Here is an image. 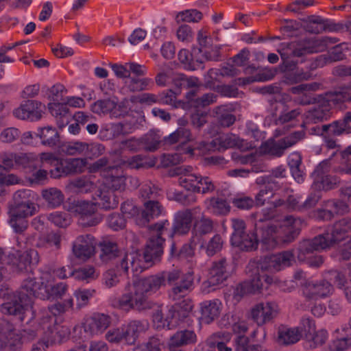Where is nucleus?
Returning a JSON list of instances; mask_svg holds the SVG:
<instances>
[{
  "label": "nucleus",
  "instance_id": "c85d7f7f",
  "mask_svg": "<svg viewBox=\"0 0 351 351\" xmlns=\"http://www.w3.org/2000/svg\"><path fill=\"white\" fill-rule=\"evenodd\" d=\"M326 134L331 136H340L351 134V112L345 113L342 119L324 124Z\"/></svg>",
  "mask_w": 351,
  "mask_h": 351
},
{
  "label": "nucleus",
  "instance_id": "13d9d810",
  "mask_svg": "<svg viewBox=\"0 0 351 351\" xmlns=\"http://www.w3.org/2000/svg\"><path fill=\"white\" fill-rule=\"evenodd\" d=\"M122 164L131 169H147L154 165L153 161L141 155H136L132 157L122 160Z\"/></svg>",
  "mask_w": 351,
  "mask_h": 351
},
{
  "label": "nucleus",
  "instance_id": "bf43d9fd",
  "mask_svg": "<svg viewBox=\"0 0 351 351\" xmlns=\"http://www.w3.org/2000/svg\"><path fill=\"white\" fill-rule=\"evenodd\" d=\"M321 206L325 210H330L332 215H343L349 211V207L346 203L337 199H328L322 202Z\"/></svg>",
  "mask_w": 351,
  "mask_h": 351
},
{
  "label": "nucleus",
  "instance_id": "a18cd8bd",
  "mask_svg": "<svg viewBox=\"0 0 351 351\" xmlns=\"http://www.w3.org/2000/svg\"><path fill=\"white\" fill-rule=\"evenodd\" d=\"M193 305L189 302L183 308L181 306H173L169 310L173 328L188 319Z\"/></svg>",
  "mask_w": 351,
  "mask_h": 351
},
{
  "label": "nucleus",
  "instance_id": "ddd939ff",
  "mask_svg": "<svg viewBox=\"0 0 351 351\" xmlns=\"http://www.w3.org/2000/svg\"><path fill=\"white\" fill-rule=\"evenodd\" d=\"M305 137L304 131H296L278 140L270 138L261 145V150L274 157L280 158L285 151Z\"/></svg>",
  "mask_w": 351,
  "mask_h": 351
},
{
  "label": "nucleus",
  "instance_id": "6e6d98bb",
  "mask_svg": "<svg viewBox=\"0 0 351 351\" xmlns=\"http://www.w3.org/2000/svg\"><path fill=\"white\" fill-rule=\"evenodd\" d=\"M344 58L341 49L337 45L328 53L317 58L315 66H324L325 64L341 60Z\"/></svg>",
  "mask_w": 351,
  "mask_h": 351
},
{
  "label": "nucleus",
  "instance_id": "f3484780",
  "mask_svg": "<svg viewBox=\"0 0 351 351\" xmlns=\"http://www.w3.org/2000/svg\"><path fill=\"white\" fill-rule=\"evenodd\" d=\"M39 324L43 328V330H47V337L51 344L60 343L70 335V330L66 326L56 325L52 326L55 319L51 315H49L47 311L42 313V317L40 318Z\"/></svg>",
  "mask_w": 351,
  "mask_h": 351
},
{
  "label": "nucleus",
  "instance_id": "393cba45",
  "mask_svg": "<svg viewBox=\"0 0 351 351\" xmlns=\"http://www.w3.org/2000/svg\"><path fill=\"white\" fill-rule=\"evenodd\" d=\"M277 313L278 306L274 302H261L256 304L251 310V316L258 326L271 322Z\"/></svg>",
  "mask_w": 351,
  "mask_h": 351
},
{
  "label": "nucleus",
  "instance_id": "39448f33",
  "mask_svg": "<svg viewBox=\"0 0 351 351\" xmlns=\"http://www.w3.org/2000/svg\"><path fill=\"white\" fill-rule=\"evenodd\" d=\"M351 232V217H346L337 221L326 232L311 239L300 242L298 247V259L305 261L307 256L314 252H319L331 247L348 237Z\"/></svg>",
  "mask_w": 351,
  "mask_h": 351
},
{
  "label": "nucleus",
  "instance_id": "1a4fd4ad",
  "mask_svg": "<svg viewBox=\"0 0 351 351\" xmlns=\"http://www.w3.org/2000/svg\"><path fill=\"white\" fill-rule=\"evenodd\" d=\"M176 174L179 176L178 184L187 191L206 194L215 190L216 186L210 178L193 172L191 166L178 167Z\"/></svg>",
  "mask_w": 351,
  "mask_h": 351
},
{
  "label": "nucleus",
  "instance_id": "338daca9",
  "mask_svg": "<svg viewBox=\"0 0 351 351\" xmlns=\"http://www.w3.org/2000/svg\"><path fill=\"white\" fill-rule=\"evenodd\" d=\"M226 106H219L215 108L214 112L218 117V121L222 127H230L236 120L235 116L226 111Z\"/></svg>",
  "mask_w": 351,
  "mask_h": 351
},
{
  "label": "nucleus",
  "instance_id": "69168bd1",
  "mask_svg": "<svg viewBox=\"0 0 351 351\" xmlns=\"http://www.w3.org/2000/svg\"><path fill=\"white\" fill-rule=\"evenodd\" d=\"M105 337L106 339L111 343H123L128 345V339L125 336L124 328L122 325L119 328H114L109 330L106 333Z\"/></svg>",
  "mask_w": 351,
  "mask_h": 351
},
{
  "label": "nucleus",
  "instance_id": "f257e3e1",
  "mask_svg": "<svg viewBox=\"0 0 351 351\" xmlns=\"http://www.w3.org/2000/svg\"><path fill=\"white\" fill-rule=\"evenodd\" d=\"M176 273L165 271L128 283L124 293L119 299V306L125 311L135 309L144 311L152 308L154 303L148 296L156 293L166 282H172L177 278Z\"/></svg>",
  "mask_w": 351,
  "mask_h": 351
},
{
  "label": "nucleus",
  "instance_id": "5fc2aeb1",
  "mask_svg": "<svg viewBox=\"0 0 351 351\" xmlns=\"http://www.w3.org/2000/svg\"><path fill=\"white\" fill-rule=\"evenodd\" d=\"M142 148L154 152L156 150L161 142V137L159 131L150 130L141 138Z\"/></svg>",
  "mask_w": 351,
  "mask_h": 351
},
{
  "label": "nucleus",
  "instance_id": "4d7b16f0",
  "mask_svg": "<svg viewBox=\"0 0 351 351\" xmlns=\"http://www.w3.org/2000/svg\"><path fill=\"white\" fill-rule=\"evenodd\" d=\"M14 158H15L16 166L22 167L23 168L36 169L39 163L38 156L32 153L15 154Z\"/></svg>",
  "mask_w": 351,
  "mask_h": 351
},
{
  "label": "nucleus",
  "instance_id": "bb28decb",
  "mask_svg": "<svg viewBox=\"0 0 351 351\" xmlns=\"http://www.w3.org/2000/svg\"><path fill=\"white\" fill-rule=\"evenodd\" d=\"M199 214H201V217L199 219H195L194 222L191 245L193 247L199 245V247L202 248L204 247V243L202 237L213 231V224L210 219L206 217L201 213Z\"/></svg>",
  "mask_w": 351,
  "mask_h": 351
},
{
  "label": "nucleus",
  "instance_id": "864d4df0",
  "mask_svg": "<svg viewBox=\"0 0 351 351\" xmlns=\"http://www.w3.org/2000/svg\"><path fill=\"white\" fill-rule=\"evenodd\" d=\"M206 208L215 215H224L229 212L230 207L227 202L219 197H211L205 201Z\"/></svg>",
  "mask_w": 351,
  "mask_h": 351
},
{
  "label": "nucleus",
  "instance_id": "e2e57ef3",
  "mask_svg": "<svg viewBox=\"0 0 351 351\" xmlns=\"http://www.w3.org/2000/svg\"><path fill=\"white\" fill-rule=\"evenodd\" d=\"M69 275L72 276L77 280H88L97 276L95 269L93 266H85L76 270L69 267Z\"/></svg>",
  "mask_w": 351,
  "mask_h": 351
},
{
  "label": "nucleus",
  "instance_id": "aec40b11",
  "mask_svg": "<svg viewBox=\"0 0 351 351\" xmlns=\"http://www.w3.org/2000/svg\"><path fill=\"white\" fill-rule=\"evenodd\" d=\"M228 276L226 259L222 258L213 263L210 269L208 280L202 284V291L204 293H208L214 291L215 287L222 284L227 279Z\"/></svg>",
  "mask_w": 351,
  "mask_h": 351
},
{
  "label": "nucleus",
  "instance_id": "de8ad7c7",
  "mask_svg": "<svg viewBox=\"0 0 351 351\" xmlns=\"http://www.w3.org/2000/svg\"><path fill=\"white\" fill-rule=\"evenodd\" d=\"M350 348H351V333L337 336L322 351H346Z\"/></svg>",
  "mask_w": 351,
  "mask_h": 351
},
{
  "label": "nucleus",
  "instance_id": "c756f323",
  "mask_svg": "<svg viewBox=\"0 0 351 351\" xmlns=\"http://www.w3.org/2000/svg\"><path fill=\"white\" fill-rule=\"evenodd\" d=\"M144 208L141 211L139 226H145L150 220L165 214V208L157 199L146 201L143 204Z\"/></svg>",
  "mask_w": 351,
  "mask_h": 351
},
{
  "label": "nucleus",
  "instance_id": "0eeeda50",
  "mask_svg": "<svg viewBox=\"0 0 351 351\" xmlns=\"http://www.w3.org/2000/svg\"><path fill=\"white\" fill-rule=\"evenodd\" d=\"M12 199V204L9 206L8 222L15 232L22 233L28 227L27 219L38 212L37 195L33 191L23 189L16 191Z\"/></svg>",
  "mask_w": 351,
  "mask_h": 351
},
{
  "label": "nucleus",
  "instance_id": "f704fd0d",
  "mask_svg": "<svg viewBox=\"0 0 351 351\" xmlns=\"http://www.w3.org/2000/svg\"><path fill=\"white\" fill-rule=\"evenodd\" d=\"M43 312V311L39 312L38 315L36 313L35 318L32 319H30L29 314L27 316L25 317V318L28 317V321L27 322V324L29 326L25 327L20 332H19V335H21V339L24 343L30 342L35 339L36 337L38 336L40 330H43V328L39 324V322H40V318L42 317Z\"/></svg>",
  "mask_w": 351,
  "mask_h": 351
},
{
  "label": "nucleus",
  "instance_id": "79ce46f5",
  "mask_svg": "<svg viewBox=\"0 0 351 351\" xmlns=\"http://www.w3.org/2000/svg\"><path fill=\"white\" fill-rule=\"evenodd\" d=\"M193 140L191 130L185 127H179L174 132L164 138L166 144L179 143L184 145Z\"/></svg>",
  "mask_w": 351,
  "mask_h": 351
},
{
  "label": "nucleus",
  "instance_id": "c03bdc74",
  "mask_svg": "<svg viewBox=\"0 0 351 351\" xmlns=\"http://www.w3.org/2000/svg\"><path fill=\"white\" fill-rule=\"evenodd\" d=\"M120 108V105H117V104L112 99H101L95 102L92 105V111L96 114H106L108 112H112V114L114 117H120L122 115L121 113H117V108Z\"/></svg>",
  "mask_w": 351,
  "mask_h": 351
},
{
  "label": "nucleus",
  "instance_id": "09e8293b",
  "mask_svg": "<svg viewBox=\"0 0 351 351\" xmlns=\"http://www.w3.org/2000/svg\"><path fill=\"white\" fill-rule=\"evenodd\" d=\"M88 143L82 141H72L64 143L62 151L67 155H88Z\"/></svg>",
  "mask_w": 351,
  "mask_h": 351
},
{
  "label": "nucleus",
  "instance_id": "0e129e2a",
  "mask_svg": "<svg viewBox=\"0 0 351 351\" xmlns=\"http://www.w3.org/2000/svg\"><path fill=\"white\" fill-rule=\"evenodd\" d=\"M178 60L186 70L195 71L201 66L202 62L192 58V54L186 49H182L178 53Z\"/></svg>",
  "mask_w": 351,
  "mask_h": 351
},
{
  "label": "nucleus",
  "instance_id": "a19ab883",
  "mask_svg": "<svg viewBox=\"0 0 351 351\" xmlns=\"http://www.w3.org/2000/svg\"><path fill=\"white\" fill-rule=\"evenodd\" d=\"M36 135L41 139V143L43 145L49 147L58 145L60 142L58 132L56 128L51 126L38 128Z\"/></svg>",
  "mask_w": 351,
  "mask_h": 351
},
{
  "label": "nucleus",
  "instance_id": "72a5a7b5",
  "mask_svg": "<svg viewBox=\"0 0 351 351\" xmlns=\"http://www.w3.org/2000/svg\"><path fill=\"white\" fill-rule=\"evenodd\" d=\"M48 108L52 116L56 118L60 129H62L70 123L72 115L66 104L54 102L49 104Z\"/></svg>",
  "mask_w": 351,
  "mask_h": 351
},
{
  "label": "nucleus",
  "instance_id": "680f3d73",
  "mask_svg": "<svg viewBox=\"0 0 351 351\" xmlns=\"http://www.w3.org/2000/svg\"><path fill=\"white\" fill-rule=\"evenodd\" d=\"M318 107L309 111L307 116V121L317 123L326 121L330 117V108L322 103H319Z\"/></svg>",
  "mask_w": 351,
  "mask_h": 351
},
{
  "label": "nucleus",
  "instance_id": "2f4dec72",
  "mask_svg": "<svg viewBox=\"0 0 351 351\" xmlns=\"http://www.w3.org/2000/svg\"><path fill=\"white\" fill-rule=\"evenodd\" d=\"M203 147L209 149L210 147L218 150L226 149L234 147H241L242 143L241 139L234 134H225L213 140L210 143L203 142Z\"/></svg>",
  "mask_w": 351,
  "mask_h": 351
},
{
  "label": "nucleus",
  "instance_id": "4c0bfd02",
  "mask_svg": "<svg viewBox=\"0 0 351 351\" xmlns=\"http://www.w3.org/2000/svg\"><path fill=\"white\" fill-rule=\"evenodd\" d=\"M302 337L301 330L299 328H289L280 326L278 331V342L279 344L289 346L294 344L300 341Z\"/></svg>",
  "mask_w": 351,
  "mask_h": 351
},
{
  "label": "nucleus",
  "instance_id": "ea45409f",
  "mask_svg": "<svg viewBox=\"0 0 351 351\" xmlns=\"http://www.w3.org/2000/svg\"><path fill=\"white\" fill-rule=\"evenodd\" d=\"M36 246L44 250H59L61 246V236L54 232L43 234L38 239Z\"/></svg>",
  "mask_w": 351,
  "mask_h": 351
},
{
  "label": "nucleus",
  "instance_id": "052dcab7",
  "mask_svg": "<svg viewBox=\"0 0 351 351\" xmlns=\"http://www.w3.org/2000/svg\"><path fill=\"white\" fill-rule=\"evenodd\" d=\"M328 337V333L327 330L322 329L318 331L315 330V332L311 334L305 335V339L306 341V346H308L311 349H314L317 346H322L324 344Z\"/></svg>",
  "mask_w": 351,
  "mask_h": 351
},
{
  "label": "nucleus",
  "instance_id": "20e7f679",
  "mask_svg": "<svg viewBox=\"0 0 351 351\" xmlns=\"http://www.w3.org/2000/svg\"><path fill=\"white\" fill-rule=\"evenodd\" d=\"M47 287L43 282L36 280L34 277H28L23 281L19 291L11 296L10 300L1 305V310L5 314L14 316L21 322H23L25 317L29 314L32 319L36 317L33 298L45 299Z\"/></svg>",
  "mask_w": 351,
  "mask_h": 351
},
{
  "label": "nucleus",
  "instance_id": "473e14b6",
  "mask_svg": "<svg viewBox=\"0 0 351 351\" xmlns=\"http://www.w3.org/2000/svg\"><path fill=\"white\" fill-rule=\"evenodd\" d=\"M95 200L100 208L108 210L116 208L119 205V199L110 190L101 186L95 194Z\"/></svg>",
  "mask_w": 351,
  "mask_h": 351
},
{
  "label": "nucleus",
  "instance_id": "e433bc0d",
  "mask_svg": "<svg viewBox=\"0 0 351 351\" xmlns=\"http://www.w3.org/2000/svg\"><path fill=\"white\" fill-rule=\"evenodd\" d=\"M186 99L190 107L198 108L215 103L217 96L213 93H208L201 97H197V91L193 89L186 94Z\"/></svg>",
  "mask_w": 351,
  "mask_h": 351
},
{
  "label": "nucleus",
  "instance_id": "7c9ffc66",
  "mask_svg": "<svg viewBox=\"0 0 351 351\" xmlns=\"http://www.w3.org/2000/svg\"><path fill=\"white\" fill-rule=\"evenodd\" d=\"M222 304L218 299L206 300L200 304V319L202 322L209 324L217 319L221 312Z\"/></svg>",
  "mask_w": 351,
  "mask_h": 351
},
{
  "label": "nucleus",
  "instance_id": "f03ea898",
  "mask_svg": "<svg viewBox=\"0 0 351 351\" xmlns=\"http://www.w3.org/2000/svg\"><path fill=\"white\" fill-rule=\"evenodd\" d=\"M293 261L294 254L293 251L287 250L266 257L265 261L260 264V266H256L255 263H249L247 269H249L248 271H252L250 275L252 279L243 282L237 286L233 293L234 298L239 300L245 294L259 291L263 288L264 282L267 285L275 282L274 276L261 274L260 269L262 273L265 270L271 272L278 271L291 265Z\"/></svg>",
  "mask_w": 351,
  "mask_h": 351
},
{
  "label": "nucleus",
  "instance_id": "9d476101",
  "mask_svg": "<svg viewBox=\"0 0 351 351\" xmlns=\"http://www.w3.org/2000/svg\"><path fill=\"white\" fill-rule=\"evenodd\" d=\"M170 223L162 220L149 226L150 237L147 242L143 258L147 263L158 261L163 253L165 239L162 236L168 232Z\"/></svg>",
  "mask_w": 351,
  "mask_h": 351
},
{
  "label": "nucleus",
  "instance_id": "58836bf2",
  "mask_svg": "<svg viewBox=\"0 0 351 351\" xmlns=\"http://www.w3.org/2000/svg\"><path fill=\"white\" fill-rule=\"evenodd\" d=\"M41 196L48 208H56L64 202V195L58 188L50 187L45 189L41 192Z\"/></svg>",
  "mask_w": 351,
  "mask_h": 351
},
{
  "label": "nucleus",
  "instance_id": "6ab92c4d",
  "mask_svg": "<svg viewBox=\"0 0 351 351\" xmlns=\"http://www.w3.org/2000/svg\"><path fill=\"white\" fill-rule=\"evenodd\" d=\"M333 291L332 283L325 279H322L306 281L303 285L302 293L308 300H317L330 296Z\"/></svg>",
  "mask_w": 351,
  "mask_h": 351
},
{
  "label": "nucleus",
  "instance_id": "dca6fc26",
  "mask_svg": "<svg viewBox=\"0 0 351 351\" xmlns=\"http://www.w3.org/2000/svg\"><path fill=\"white\" fill-rule=\"evenodd\" d=\"M102 178H104L102 186L112 192H122L127 187V175L120 167L112 166L104 169Z\"/></svg>",
  "mask_w": 351,
  "mask_h": 351
},
{
  "label": "nucleus",
  "instance_id": "774afa93",
  "mask_svg": "<svg viewBox=\"0 0 351 351\" xmlns=\"http://www.w3.org/2000/svg\"><path fill=\"white\" fill-rule=\"evenodd\" d=\"M95 293V290L91 289H78L75 290L73 295L77 300L76 308L79 310L86 306Z\"/></svg>",
  "mask_w": 351,
  "mask_h": 351
},
{
  "label": "nucleus",
  "instance_id": "2eb2a0df",
  "mask_svg": "<svg viewBox=\"0 0 351 351\" xmlns=\"http://www.w3.org/2000/svg\"><path fill=\"white\" fill-rule=\"evenodd\" d=\"M330 171L329 162L327 160L320 162L312 173L313 182L312 189L320 191H328L334 189L339 182V179L336 176L328 174Z\"/></svg>",
  "mask_w": 351,
  "mask_h": 351
},
{
  "label": "nucleus",
  "instance_id": "423d86ee",
  "mask_svg": "<svg viewBox=\"0 0 351 351\" xmlns=\"http://www.w3.org/2000/svg\"><path fill=\"white\" fill-rule=\"evenodd\" d=\"M301 220L292 215H287L276 223H267L256 228L259 232L261 242L267 250H271L278 245L289 244L299 235Z\"/></svg>",
  "mask_w": 351,
  "mask_h": 351
},
{
  "label": "nucleus",
  "instance_id": "37998d69",
  "mask_svg": "<svg viewBox=\"0 0 351 351\" xmlns=\"http://www.w3.org/2000/svg\"><path fill=\"white\" fill-rule=\"evenodd\" d=\"M280 184L275 180L268 182L266 185L261 186L258 193L255 195V204L258 206L264 205L266 200L273 197L274 192L280 189Z\"/></svg>",
  "mask_w": 351,
  "mask_h": 351
},
{
  "label": "nucleus",
  "instance_id": "5701e85b",
  "mask_svg": "<svg viewBox=\"0 0 351 351\" xmlns=\"http://www.w3.org/2000/svg\"><path fill=\"white\" fill-rule=\"evenodd\" d=\"M197 213H200L199 207L178 211L175 214L172 232H169V236L172 237L173 234L188 233L191 228L193 218L195 217Z\"/></svg>",
  "mask_w": 351,
  "mask_h": 351
},
{
  "label": "nucleus",
  "instance_id": "f8f14e48",
  "mask_svg": "<svg viewBox=\"0 0 351 351\" xmlns=\"http://www.w3.org/2000/svg\"><path fill=\"white\" fill-rule=\"evenodd\" d=\"M39 262V255L36 250H29L21 251L12 250L3 254V264L10 266L14 271L27 270L32 265H37Z\"/></svg>",
  "mask_w": 351,
  "mask_h": 351
},
{
  "label": "nucleus",
  "instance_id": "6e6552de",
  "mask_svg": "<svg viewBox=\"0 0 351 351\" xmlns=\"http://www.w3.org/2000/svg\"><path fill=\"white\" fill-rule=\"evenodd\" d=\"M99 258L105 263L115 261L117 267L125 274L131 268L134 275L141 273L146 267L141 255L137 252L127 253L119 249L117 244L112 241H103L99 245Z\"/></svg>",
  "mask_w": 351,
  "mask_h": 351
},
{
  "label": "nucleus",
  "instance_id": "a211bd4d",
  "mask_svg": "<svg viewBox=\"0 0 351 351\" xmlns=\"http://www.w3.org/2000/svg\"><path fill=\"white\" fill-rule=\"evenodd\" d=\"M111 317L104 313H94L84 319L82 328L85 338L102 334L111 324Z\"/></svg>",
  "mask_w": 351,
  "mask_h": 351
},
{
  "label": "nucleus",
  "instance_id": "9b49d317",
  "mask_svg": "<svg viewBox=\"0 0 351 351\" xmlns=\"http://www.w3.org/2000/svg\"><path fill=\"white\" fill-rule=\"evenodd\" d=\"M231 226L233 230L230 239L232 245L247 252L257 249L258 245L257 235L254 232L246 230V225L243 219H232Z\"/></svg>",
  "mask_w": 351,
  "mask_h": 351
},
{
  "label": "nucleus",
  "instance_id": "c9c22d12",
  "mask_svg": "<svg viewBox=\"0 0 351 351\" xmlns=\"http://www.w3.org/2000/svg\"><path fill=\"white\" fill-rule=\"evenodd\" d=\"M122 326L128 339V345H134L139 335L147 329L148 324L146 321L131 320Z\"/></svg>",
  "mask_w": 351,
  "mask_h": 351
},
{
  "label": "nucleus",
  "instance_id": "8fccbe9b",
  "mask_svg": "<svg viewBox=\"0 0 351 351\" xmlns=\"http://www.w3.org/2000/svg\"><path fill=\"white\" fill-rule=\"evenodd\" d=\"M139 195L144 202L157 199L161 195L160 189L150 181H146L141 184Z\"/></svg>",
  "mask_w": 351,
  "mask_h": 351
},
{
  "label": "nucleus",
  "instance_id": "4be33fe9",
  "mask_svg": "<svg viewBox=\"0 0 351 351\" xmlns=\"http://www.w3.org/2000/svg\"><path fill=\"white\" fill-rule=\"evenodd\" d=\"M85 165V160L82 158H58L54 168L50 170V175L51 178H59L80 173L83 171Z\"/></svg>",
  "mask_w": 351,
  "mask_h": 351
},
{
  "label": "nucleus",
  "instance_id": "cd10ccee",
  "mask_svg": "<svg viewBox=\"0 0 351 351\" xmlns=\"http://www.w3.org/2000/svg\"><path fill=\"white\" fill-rule=\"evenodd\" d=\"M349 87H339L333 91H329L318 96V103L326 105L330 109L336 105L349 100L351 98L348 93Z\"/></svg>",
  "mask_w": 351,
  "mask_h": 351
},
{
  "label": "nucleus",
  "instance_id": "b1692460",
  "mask_svg": "<svg viewBox=\"0 0 351 351\" xmlns=\"http://www.w3.org/2000/svg\"><path fill=\"white\" fill-rule=\"evenodd\" d=\"M45 108V105L36 100H27L13 111L14 117L22 120H39Z\"/></svg>",
  "mask_w": 351,
  "mask_h": 351
},
{
  "label": "nucleus",
  "instance_id": "412c9836",
  "mask_svg": "<svg viewBox=\"0 0 351 351\" xmlns=\"http://www.w3.org/2000/svg\"><path fill=\"white\" fill-rule=\"evenodd\" d=\"M96 241L89 234L79 235L72 243V252L78 259L86 261L95 252Z\"/></svg>",
  "mask_w": 351,
  "mask_h": 351
},
{
  "label": "nucleus",
  "instance_id": "3c124183",
  "mask_svg": "<svg viewBox=\"0 0 351 351\" xmlns=\"http://www.w3.org/2000/svg\"><path fill=\"white\" fill-rule=\"evenodd\" d=\"M69 187L75 192L86 193L92 191L95 188V184L90 178L82 176L71 181Z\"/></svg>",
  "mask_w": 351,
  "mask_h": 351
},
{
  "label": "nucleus",
  "instance_id": "603ef678",
  "mask_svg": "<svg viewBox=\"0 0 351 351\" xmlns=\"http://www.w3.org/2000/svg\"><path fill=\"white\" fill-rule=\"evenodd\" d=\"M196 341V335L193 330H184L176 332L169 342L179 346L193 343Z\"/></svg>",
  "mask_w": 351,
  "mask_h": 351
},
{
  "label": "nucleus",
  "instance_id": "4468645a",
  "mask_svg": "<svg viewBox=\"0 0 351 351\" xmlns=\"http://www.w3.org/2000/svg\"><path fill=\"white\" fill-rule=\"evenodd\" d=\"M168 273H176L177 278L172 282H167L171 286L168 291L170 299L173 301H179L186 296L194 289V276L193 271H188L182 275L180 271L173 270Z\"/></svg>",
  "mask_w": 351,
  "mask_h": 351
},
{
  "label": "nucleus",
  "instance_id": "7ed1b4c3",
  "mask_svg": "<svg viewBox=\"0 0 351 351\" xmlns=\"http://www.w3.org/2000/svg\"><path fill=\"white\" fill-rule=\"evenodd\" d=\"M319 42L315 39L303 38L289 43H283L278 49L282 60L285 74L283 82L295 84L311 78V74L302 69L297 68L298 61L293 58H302L306 55L319 52Z\"/></svg>",
  "mask_w": 351,
  "mask_h": 351
},
{
  "label": "nucleus",
  "instance_id": "a878e982",
  "mask_svg": "<svg viewBox=\"0 0 351 351\" xmlns=\"http://www.w3.org/2000/svg\"><path fill=\"white\" fill-rule=\"evenodd\" d=\"M72 212L81 216V223L83 226H93L99 222V219L93 217L95 212V204L87 201H75L71 208Z\"/></svg>",
  "mask_w": 351,
  "mask_h": 351
},
{
  "label": "nucleus",
  "instance_id": "49530a36",
  "mask_svg": "<svg viewBox=\"0 0 351 351\" xmlns=\"http://www.w3.org/2000/svg\"><path fill=\"white\" fill-rule=\"evenodd\" d=\"M126 88L132 93L149 90L154 85L151 78L132 77L125 82Z\"/></svg>",
  "mask_w": 351,
  "mask_h": 351
}]
</instances>
